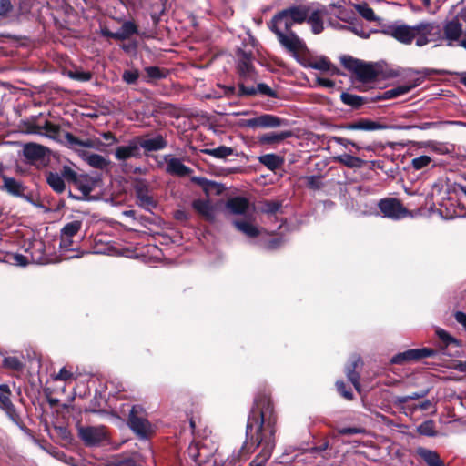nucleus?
Returning <instances> with one entry per match:
<instances>
[{
    "label": "nucleus",
    "instance_id": "nucleus-28",
    "mask_svg": "<svg viewBox=\"0 0 466 466\" xmlns=\"http://www.w3.org/2000/svg\"><path fill=\"white\" fill-rule=\"evenodd\" d=\"M295 24H301L306 21L309 15V7L306 5H296L285 9Z\"/></svg>",
    "mask_w": 466,
    "mask_h": 466
},
{
    "label": "nucleus",
    "instance_id": "nucleus-2",
    "mask_svg": "<svg viewBox=\"0 0 466 466\" xmlns=\"http://www.w3.org/2000/svg\"><path fill=\"white\" fill-rule=\"evenodd\" d=\"M390 35L403 44H410L413 40L416 46H423L430 42L441 39V25L435 22H420L414 25H400L390 28Z\"/></svg>",
    "mask_w": 466,
    "mask_h": 466
},
{
    "label": "nucleus",
    "instance_id": "nucleus-6",
    "mask_svg": "<svg viewBox=\"0 0 466 466\" xmlns=\"http://www.w3.org/2000/svg\"><path fill=\"white\" fill-rule=\"evenodd\" d=\"M378 206L383 217L390 219L399 220L406 218L409 214L407 208L396 198L381 199Z\"/></svg>",
    "mask_w": 466,
    "mask_h": 466
},
{
    "label": "nucleus",
    "instance_id": "nucleus-15",
    "mask_svg": "<svg viewBox=\"0 0 466 466\" xmlns=\"http://www.w3.org/2000/svg\"><path fill=\"white\" fill-rule=\"evenodd\" d=\"M11 391L7 384H0V408L3 409L6 414L15 421L17 414L15 409L10 400Z\"/></svg>",
    "mask_w": 466,
    "mask_h": 466
},
{
    "label": "nucleus",
    "instance_id": "nucleus-46",
    "mask_svg": "<svg viewBox=\"0 0 466 466\" xmlns=\"http://www.w3.org/2000/svg\"><path fill=\"white\" fill-rule=\"evenodd\" d=\"M7 260L9 263L17 266H26L31 262L29 256H24L22 254H10L7 257Z\"/></svg>",
    "mask_w": 466,
    "mask_h": 466
},
{
    "label": "nucleus",
    "instance_id": "nucleus-21",
    "mask_svg": "<svg viewBox=\"0 0 466 466\" xmlns=\"http://www.w3.org/2000/svg\"><path fill=\"white\" fill-rule=\"evenodd\" d=\"M140 154V148L137 142L131 141L126 146L118 147L116 149L115 157L119 161L137 157Z\"/></svg>",
    "mask_w": 466,
    "mask_h": 466
},
{
    "label": "nucleus",
    "instance_id": "nucleus-52",
    "mask_svg": "<svg viewBox=\"0 0 466 466\" xmlns=\"http://www.w3.org/2000/svg\"><path fill=\"white\" fill-rule=\"evenodd\" d=\"M194 180L199 184L203 189L208 194L211 190H217L218 185L203 177H195Z\"/></svg>",
    "mask_w": 466,
    "mask_h": 466
},
{
    "label": "nucleus",
    "instance_id": "nucleus-42",
    "mask_svg": "<svg viewBox=\"0 0 466 466\" xmlns=\"http://www.w3.org/2000/svg\"><path fill=\"white\" fill-rule=\"evenodd\" d=\"M81 226L82 224L78 220L69 222L63 227L61 230V235L66 237H73L80 230Z\"/></svg>",
    "mask_w": 466,
    "mask_h": 466
},
{
    "label": "nucleus",
    "instance_id": "nucleus-39",
    "mask_svg": "<svg viewBox=\"0 0 466 466\" xmlns=\"http://www.w3.org/2000/svg\"><path fill=\"white\" fill-rule=\"evenodd\" d=\"M203 153L212 156L216 158H226L232 155L233 149L228 147L221 146L216 148H207L203 150Z\"/></svg>",
    "mask_w": 466,
    "mask_h": 466
},
{
    "label": "nucleus",
    "instance_id": "nucleus-4",
    "mask_svg": "<svg viewBox=\"0 0 466 466\" xmlns=\"http://www.w3.org/2000/svg\"><path fill=\"white\" fill-rule=\"evenodd\" d=\"M47 184L56 193H62L66 189V183L67 181L76 180V172L69 166H64L60 172L50 171L46 174Z\"/></svg>",
    "mask_w": 466,
    "mask_h": 466
},
{
    "label": "nucleus",
    "instance_id": "nucleus-19",
    "mask_svg": "<svg viewBox=\"0 0 466 466\" xmlns=\"http://www.w3.org/2000/svg\"><path fill=\"white\" fill-rule=\"evenodd\" d=\"M292 137L291 131L270 132L258 137V141L262 146H277L286 138Z\"/></svg>",
    "mask_w": 466,
    "mask_h": 466
},
{
    "label": "nucleus",
    "instance_id": "nucleus-29",
    "mask_svg": "<svg viewBox=\"0 0 466 466\" xmlns=\"http://www.w3.org/2000/svg\"><path fill=\"white\" fill-rule=\"evenodd\" d=\"M227 208L236 215L245 214L248 208V202L244 198H234L228 201Z\"/></svg>",
    "mask_w": 466,
    "mask_h": 466
},
{
    "label": "nucleus",
    "instance_id": "nucleus-22",
    "mask_svg": "<svg viewBox=\"0 0 466 466\" xmlns=\"http://www.w3.org/2000/svg\"><path fill=\"white\" fill-rule=\"evenodd\" d=\"M238 69L240 76L246 80H255V72L251 56L244 53L238 60Z\"/></svg>",
    "mask_w": 466,
    "mask_h": 466
},
{
    "label": "nucleus",
    "instance_id": "nucleus-17",
    "mask_svg": "<svg viewBox=\"0 0 466 466\" xmlns=\"http://www.w3.org/2000/svg\"><path fill=\"white\" fill-rule=\"evenodd\" d=\"M294 21L289 17V14L284 9L278 13L271 20L270 29L273 32L278 31H289L290 27L294 25Z\"/></svg>",
    "mask_w": 466,
    "mask_h": 466
},
{
    "label": "nucleus",
    "instance_id": "nucleus-30",
    "mask_svg": "<svg viewBox=\"0 0 466 466\" xmlns=\"http://www.w3.org/2000/svg\"><path fill=\"white\" fill-rule=\"evenodd\" d=\"M259 162L268 169L274 171L284 163L283 157L276 154H266L258 157Z\"/></svg>",
    "mask_w": 466,
    "mask_h": 466
},
{
    "label": "nucleus",
    "instance_id": "nucleus-62",
    "mask_svg": "<svg viewBox=\"0 0 466 466\" xmlns=\"http://www.w3.org/2000/svg\"><path fill=\"white\" fill-rule=\"evenodd\" d=\"M280 208V204L276 201L268 202L265 204L264 212L268 214H274Z\"/></svg>",
    "mask_w": 466,
    "mask_h": 466
},
{
    "label": "nucleus",
    "instance_id": "nucleus-16",
    "mask_svg": "<svg viewBox=\"0 0 466 466\" xmlns=\"http://www.w3.org/2000/svg\"><path fill=\"white\" fill-rule=\"evenodd\" d=\"M25 251L29 253V258L31 263L44 264L46 262L45 258V244L39 239L33 240L29 247L25 248Z\"/></svg>",
    "mask_w": 466,
    "mask_h": 466
},
{
    "label": "nucleus",
    "instance_id": "nucleus-57",
    "mask_svg": "<svg viewBox=\"0 0 466 466\" xmlns=\"http://www.w3.org/2000/svg\"><path fill=\"white\" fill-rule=\"evenodd\" d=\"M257 93L266 95L269 97H276V92L273 91L268 85L260 83L257 86Z\"/></svg>",
    "mask_w": 466,
    "mask_h": 466
},
{
    "label": "nucleus",
    "instance_id": "nucleus-23",
    "mask_svg": "<svg viewBox=\"0 0 466 466\" xmlns=\"http://www.w3.org/2000/svg\"><path fill=\"white\" fill-rule=\"evenodd\" d=\"M137 33V25L131 21H126L116 32H105L104 35L116 40H125Z\"/></svg>",
    "mask_w": 466,
    "mask_h": 466
},
{
    "label": "nucleus",
    "instance_id": "nucleus-45",
    "mask_svg": "<svg viewBox=\"0 0 466 466\" xmlns=\"http://www.w3.org/2000/svg\"><path fill=\"white\" fill-rule=\"evenodd\" d=\"M357 11L360 15L367 19L368 21H376L377 17L373 12V10L365 3L360 4L356 5Z\"/></svg>",
    "mask_w": 466,
    "mask_h": 466
},
{
    "label": "nucleus",
    "instance_id": "nucleus-61",
    "mask_svg": "<svg viewBox=\"0 0 466 466\" xmlns=\"http://www.w3.org/2000/svg\"><path fill=\"white\" fill-rule=\"evenodd\" d=\"M73 377V373L67 370L65 367L62 368L59 372L56 375L55 380H68Z\"/></svg>",
    "mask_w": 466,
    "mask_h": 466
},
{
    "label": "nucleus",
    "instance_id": "nucleus-8",
    "mask_svg": "<svg viewBox=\"0 0 466 466\" xmlns=\"http://www.w3.org/2000/svg\"><path fill=\"white\" fill-rule=\"evenodd\" d=\"M284 124V120L270 114H263L258 116L244 119L241 125L249 128H276Z\"/></svg>",
    "mask_w": 466,
    "mask_h": 466
},
{
    "label": "nucleus",
    "instance_id": "nucleus-24",
    "mask_svg": "<svg viewBox=\"0 0 466 466\" xmlns=\"http://www.w3.org/2000/svg\"><path fill=\"white\" fill-rule=\"evenodd\" d=\"M166 170L167 173L185 177L190 174L191 169L185 166L182 161L178 158L173 157L167 161Z\"/></svg>",
    "mask_w": 466,
    "mask_h": 466
},
{
    "label": "nucleus",
    "instance_id": "nucleus-53",
    "mask_svg": "<svg viewBox=\"0 0 466 466\" xmlns=\"http://www.w3.org/2000/svg\"><path fill=\"white\" fill-rule=\"evenodd\" d=\"M330 66V62L325 57H321L310 64V67L322 71H329Z\"/></svg>",
    "mask_w": 466,
    "mask_h": 466
},
{
    "label": "nucleus",
    "instance_id": "nucleus-51",
    "mask_svg": "<svg viewBox=\"0 0 466 466\" xmlns=\"http://www.w3.org/2000/svg\"><path fill=\"white\" fill-rule=\"evenodd\" d=\"M71 183L75 184L76 186V187L81 191L83 198H86L91 193V191L93 189L89 184L82 181V179H80L77 175H76V180L71 181Z\"/></svg>",
    "mask_w": 466,
    "mask_h": 466
},
{
    "label": "nucleus",
    "instance_id": "nucleus-14",
    "mask_svg": "<svg viewBox=\"0 0 466 466\" xmlns=\"http://www.w3.org/2000/svg\"><path fill=\"white\" fill-rule=\"evenodd\" d=\"M329 18V10L325 7L319 9H311L309 7V15L307 17L308 23L311 26L314 34H319L323 31V19Z\"/></svg>",
    "mask_w": 466,
    "mask_h": 466
},
{
    "label": "nucleus",
    "instance_id": "nucleus-37",
    "mask_svg": "<svg viewBox=\"0 0 466 466\" xmlns=\"http://www.w3.org/2000/svg\"><path fill=\"white\" fill-rule=\"evenodd\" d=\"M426 392L422 393H413L411 395L407 396H398L395 398V403L399 405L403 410L405 414H409L408 407H412V405H410L409 402L413 400H418L420 398H422Z\"/></svg>",
    "mask_w": 466,
    "mask_h": 466
},
{
    "label": "nucleus",
    "instance_id": "nucleus-40",
    "mask_svg": "<svg viewBox=\"0 0 466 466\" xmlns=\"http://www.w3.org/2000/svg\"><path fill=\"white\" fill-rule=\"evenodd\" d=\"M359 359H356L352 361L351 365L347 367L346 374L349 380L354 385L355 389L360 391V382H359V375L355 372V368L357 366V362Z\"/></svg>",
    "mask_w": 466,
    "mask_h": 466
},
{
    "label": "nucleus",
    "instance_id": "nucleus-32",
    "mask_svg": "<svg viewBox=\"0 0 466 466\" xmlns=\"http://www.w3.org/2000/svg\"><path fill=\"white\" fill-rule=\"evenodd\" d=\"M418 454L429 466H444L438 453L433 451L420 448L418 450Z\"/></svg>",
    "mask_w": 466,
    "mask_h": 466
},
{
    "label": "nucleus",
    "instance_id": "nucleus-3",
    "mask_svg": "<svg viewBox=\"0 0 466 466\" xmlns=\"http://www.w3.org/2000/svg\"><path fill=\"white\" fill-rule=\"evenodd\" d=\"M341 63L356 76V80L361 83H368L375 80L378 76L377 70L372 65L367 64L351 56H343Z\"/></svg>",
    "mask_w": 466,
    "mask_h": 466
},
{
    "label": "nucleus",
    "instance_id": "nucleus-11",
    "mask_svg": "<svg viewBox=\"0 0 466 466\" xmlns=\"http://www.w3.org/2000/svg\"><path fill=\"white\" fill-rule=\"evenodd\" d=\"M279 43L289 51L297 53L305 48L304 42L291 31H278L274 32Z\"/></svg>",
    "mask_w": 466,
    "mask_h": 466
},
{
    "label": "nucleus",
    "instance_id": "nucleus-60",
    "mask_svg": "<svg viewBox=\"0 0 466 466\" xmlns=\"http://www.w3.org/2000/svg\"><path fill=\"white\" fill-rule=\"evenodd\" d=\"M364 432V430L357 427H345L339 430V433L341 435H354Z\"/></svg>",
    "mask_w": 466,
    "mask_h": 466
},
{
    "label": "nucleus",
    "instance_id": "nucleus-20",
    "mask_svg": "<svg viewBox=\"0 0 466 466\" xmlns=\"http://www.w3.org/2000/svg\"><path fill=\"white\" fill-rule=\"evenodd\" d=\"M64 141L67 144L68 147L72 148H76V147H82L86 148H99L102 143L98 140L93 139H86L80 140L73 136L71 133L66 132L63 135Z\"/></svg>",
    "mask_w": 466,
    "mask_h": 466
},
{
    "label": "nucleus",
    "instance_id": "nucleus-49",
    "mask_svg": "<svg viewBox=\"0 0 466 466\" xmlns=\"http://www.w3.org/2000/svg\"><path fill=\"white\" fill-rule=\"evenodd\" d=\"M3 365L5 368L19 370L23 368L22 361L16 357H6L3 360Z\"/></svg>",
    "mask_w": 466,
    "mask_h": 466
},
{
    "label": "nucleus",
    "instance_id": "nucleus-56",
    "mask_svg": "<svg viewBox=\"0 0 466 466\" xmlns=\"http://www.w3.org/2000/svg\"><path fill=\"white\" fill-rule=\"evenodd\" d=\"M139 76L137 70H127L123 73V79L127 84H135Z\"/></svg>",
    "mask_w": 466,
    "mask_h": 466
},
{
    "label": "nucleus",
    "instance_id": "nucleus-33",
    "mask_svg": "<svg viewBox=\"0 0 466 466\" xmlns=\"http://www.w3.org/2000/svg\"><path fill=\"white\" fill-rule=\"evenodd\" d=\"M245 450L246 446H243L239 451L233 452L221 466H240L241 462L248 459V452Z\"/></svg>",
    "mask_w": 466,
    "mask_h": 466
},
{
    "label": "nucleus",
    "instance_id": "nucleus-55",
    "mask_svg": "<svg viewBox=\"0 0 466 466\" xmlns=\"http://www.w3.org/2000/svg\"><path fill=\"white\" fill-rule=\"evenodd\" d=\"M145 70L149 79H161L165 76L164 73L157 66H148Z\"/></svg>",
    "mask_w": 466,
    "mask_h": 466
},
{
    "label": "nucleus",
    "instance_id": "nucleus-25",
    "mask_svg": "<svg viewBox=\"0 0 466 466\" xmlns=\"http://www.w3.org/2000/svg\"><path fill=\"white\" fill-rule=\"evenodd\" d=\"M344 128L348 130L373 131L383 129L384 127L370 119H360L357 122L348 124L347 126L344 127Z\"/></svg>",
    "mask_w": 466,
    "mask_h": 466
},
{
    "label": "nucleus",
    "instance_id": "nucleus-5",
    "mask_svg": "<svg viewBox=\"0 0 466 466\" xmlns=\"http://www.w3.org/2000/svg\"><path fill=\"white\" fill-rule=\"evenodd\" d=\"M78 436L86 446H97L106 441L107 432L104 426H82Z\"/></svg>",
    "mask_w": 466,
    "mask_h": 466
},
{
    "label": "nucleus",
    "instance_id": "nucleus-63",
    "mask_svg": "<svg viewBox=\"0 0 466 466\" xmlns=\"http://www.w3.org/2000/svg\"><path fill=\"white\" fill-rule=\"evenodd\" d=\"M72 237H66L61 235V241H60V249L62 251H68L70 250V247L72 246Z\"/></svg>",
    "mask_w": 466,
    "mask_h": 466
},
{
    "label": "nucleus",
    "instance_id": "nucleus-31",
    "mask_svg": "<svg viewBox=\"0 0 466 466\" xmlns=\"http://www.w3.org/2000/svg\"><path fill=\"white\" fill-rule=\"evenodd\" d=\"M193 208L207 219H213L214 208L208 200H195L193 202Z\"/></svg>",
    "mask_w": 466,
    "mask_h": 466
},
{
    "label": "nucleus",
    "instance_id": "nucleus-50",
    "mask_svg": "<svg viewBox=\"0 0 466 466\" xmlns=\"http://www.w3.org/2000/svg\"><path fill=\"white\" fill-rule=\"evenodd\" d=\"M431 162V158L428 156H420L412 159V167L416 170H420L426 167Z\"/></svg>",
    "mask_w": 466,
    "mask_h": 466
},
{
    "label": "nucleus",
    "instance_id": "nucleus-48",
    "mask_svg": "<svg viewBox=\"0 0 466 466\" xmlns=\"http://www.w3.org/2000/svg\"><path fill=\"white\" fill-rule=\"evenodd\" d=\"M67 76L74 80L80 82H86L91 79V74L89 72L82 70L68 71Z\"/></svg>",
    "mask_w": 466,
    "mask_h": 466
},
{
    "label": "nucleus",
    "instance_id": "nucleus-58",
    "mask_svg": "<svg viewBox=\"0 0 466 466\" xmlns=\"http://www.w3.org/2000/svg\"><path fill=\"white\" fill-rule=\"evenodd\" d=\"M336 387L338 391L340 393L341 396H343L347 400H352L353 394L351 391L347 390L345 388V383L341 380H338L336 382Z\"/></svg>",
    "mask_w": 466,
    "mask_h": 466
},
{
    "label": "nucleus",
    "instance_id": "nucleus-36",
    "mask_svg": "<svg viewBox=\"0 0 466 466\" xmlns=\"http://www.w3.org/2000/svg\"><path fill=\"white\" fill-rule=\"evenodd\" d=\"M336 160L350 168H360L365 163L360 157L351 156L350 154H343V155L338 156L336 157Z\"/></svg>",
    "mask_w": 466,
    "mask_h": 466
},
{
    "label": "nucleus",
    "instance_id": "nucleus-1",
    "mask_svg": "<svg viewBox=\"0 0 466 466\" xmlns=\"http://www.w3.org/2000/svg\"><path fill=\"white\" fill-rule=\"evenodd\" d=\"M276 417L270 399L262 395L255 400V406L248 419L247 443L254 448L261 447L259 454L249 466H265L275 447Z\"/></svg>",
    "mask_w": 466,
    "mask_h": 466
},
{
    "label": "nucleus",
    "instance_id": "nucleus-18",
    "mask_svg": "<svg viewBox=\"0 0 466 466\" xmlns=\"http://www.w3.org/2000/svg\"><path fill=\"white\" fill-rule=\"evenodd\" d=\"M128 423L132 431L138 435L145 436L149 431V422L147 420L136 415L135 407H133L130 411Z\"/></svg>",
    "mask_w": 466,
    "mask_h": 466
},
{
    "label": "nucleus",
    "instance_id": "nucleus-59",
    "mask_svg": "<svg viewBox=\"0 0 466 466\" xmlns=\"http://www.w3.org/2000/svg\"><path fill=\"white\" fill-rule=\"evenodd\" d=\"M431 406V402L429 400H423L420 404L412 405L408 407L409 414H412L416 410H427Z\"/></svg>",
    "mask_w": 466,
    "mask_h": 466
},
{
    "label": "nucleus",
    "instance_id": "nucleus-35",
    "mask_svg": "<svg viewBox=\"0 0 466 466\" xmlns=\"http://www.w3.org/2000/svg\"><path fill=\"white\" fill-rule=\"evenodd\" d=\"M83 157L86 162L95 168H105L108 165V161L102 156L95 153L87 154L83 153Z\"/></svg>",
    "mask_w": 466,
    "mask_h": 466
},
{
    "label": "nucleus",
    "instance_id": "nucleus-27",
    "mask_svg": "<svg viewBox=\"0 0 466 466\" xmlns=\"http://www.w3.org/2000/svg\"><path fill=\"white\" fill-rule=\"evenodd\" d=\"M46 147L35 144L28 143L24 146V156L30 160H38L45 157Z\"/></svg>",
    "mask_w": 466,
    "mask_h": 466
},
{
    "label": "nucleus",
    "instance_id": "nucleus-64",
    "mask_svg": "<svg viewBox=\"0 0 466 466\" xmlns=\"http://www.w3.org/2000/svg\"><path fill=\"white\" fill-rule=\"evenodd\" d=\"M308 187L310 188H318L319 187V177L316 176H309L305 177Z\"/></svg>",
    "mask_w": 466,
    "mask_h": 466
},
{
    "label": "nucleus",
    "instance_id": "nucleus-41",
    "mask_svg": "<svg viewBox=\"0 0 466 466\" xmlns=\"http://www.w3.org/2000/svg\"><path fill=\"white\" fill-rule=\"evenodd\" d=\"M417 431L425 436L433 437L437 435L435 431L434 421L431 420H426L418 426Z\"/></svg>",
    "mask_w": 466,
    "mask_h": 466
},
{
    "label": "nucleus",
    "instance_id": "nucleus-34",
    "mask_svg": "<svg viewBox=\"0 0 466 466\" xmlns=\"http://www.w3.org/2000/svg\"><path fill=\"white\" fill-rule=\"evenodd\" d=\"M140 147L148 151H155L164 148L166 142L161 136H157L152 138L144 139L140 143Z\"/></svg>",
    "mask_w": 466,
    "mask_h": 466
},
{
    "label": "nucleus",
    "instance_id": "nucleus-47",
    "mask_svg": "<svg viewBox=\"0 0 466 466\" xmlns=\"http://www.w3.org/2000/svg\"><path fill=\"white\" fill-rule=\"evenodd\" d=\"M436 335L446 347L451 344L459 346L458 340L451 337L447 331H445L442 329H438L436 330Z\"/></svg>",
    "mask_w": 466,
    "mask_h": 466
},
{
    "label": "nucleus",
    "instance_id": "nucleus-26",
    "mask_svg": "<svg viewBox=\"0 0 466 466\" xmlns=\"http://www.w3.org/2000/svg\"><path fill=\"white\" fill-rule=\"evenodd\" d=\"M234 226L237 228L238 231H240L248 238H256L260 233V229L249 220H235Z\"/></svg>",
    "mask_w": 466,
    "mask_h": 466
},
{
    "label": "nucleus",
    "instance_id": "nucleus-7",
    "mask_svg": "<svg viewBox=\"0 0 466 466\" xmlns=\"http://www.w3.org/2000/svg\"><path fill=\"white\" fill-rule=\"evenodd\" d=\"M355 18V15L352 11L347 10L341 6L339 7H330V11L329 10V25L335 29H347L352 30L355 34H358V31L355 28H351L350 26L341 25L338 20L351 23Z\"/></svg>",
    "mask_w": 466,
    "mask_h": 466
},
{
    "label": "nucleus",
    "instance_id": "nucleus-43",
    "mask_svg": "<svg viewBox=\"0 0 466 466\" xmlns=\"http://www.w3.org/2000/svg\"><path fill=\"white\" fill-rule=\"evenodd\" d=\"M340 98L344 104L353 107H358L363 104L362 97L350 93H342Z\"/></svg>",
    "mask_w": 466,
    "mask_h": 466
},
{
    "label": "nucleus",
    "instance_id": "nucleus-9",
    "mask_svg": "<svg viewBox=\"0 0 466 466\" xmlns=\"http://www.w3.org/2000/svg\"><path fill=\"white\" fill-rule=\"evenodd\" d=\"M435 350L430 348L412 349L400 352L392 357L390 362L393 364H405L413 360L431 357Z\"/></svg>",
    "mask_w": 466,
    "mask_h": 466
},
{
    "label": "nucleus",
    "instance_id": "nucleus-12",
    "mask_svg": "<svg viewBox=\"0 0 466 466\" xmlns=\"http://www.w3.org/2000/svg\"><path fill=\"white\" fill-rule=\"evenodd\" d=\"M135 192L138 205L144 209L151 211L156 207V201L146 182L137 181L135 185Z\"/></svg>",
    "mask_w": 466,
    "mask_h": 466
},
{
    "label": "nucleus",
    "instance_id": "nucleus-44",
    "mask_svg": "<svg viewBox=\"0 0 466 466\" xmlns=\"http://www.w3.org/2000/svg\"><path fill=\"white\" fill-rule=\"evenodd\" d=\"M38 127L45 130L46 136L51 138L56 139L60 136L59 127L49 121H46L43 126H38Z\"/></svg>",
    "mask_w": 466,
    "mask_h": 466
},
{
    "label": "nucleus",
    "instance_id": "nucleus-38",
    "mask_svg": "<svg viewBox=\"0 0 466 466\" xmlns=\"http://www.w3.org/2000/svg\"><path fill=\"white\" fill-rule=\"evenodd\" d=\"M4 188L14 196H20L23 194V186L17 180L12 177H4Z\"/></svg>",
    "mask_w": 466,
    "mask_h": 466
},
{
    "label": "nucleus",
    "instance_id": "nucleus-13",
    "mask_svg": "<svg viewBox=\"0 0 466 466\" xmlns=\"http://www.w3.org/2000/svg\"><path fill=\"white\" fill-rule=\"evenodd\" d=\"M462 35V25L458 21L452 20L447 22L443 26V35L441 34V39L436 42H442L445 40L447 46H453L454 42L458 41Z\"/></svg>",
    "mask_w": 466,
    "mask_h": 466
},
{
    "label": "nucleus",
    "instance_id": "nucleus-54",
    "mask_svg": "<svg viewBox=\"0 0 466 466\" xmlns=\"http://www.w3.org/2000/svg\"><path fill=\"white\" fill-rule=\"evenodd\" d=\"M256 94H257V87H255L253 86H246L244 85V83L238 84V96H254Z\"/></svg>",
    "mask_w": 466,
    "mask_h": 466
},
{
    "label": "nucleus",
    "instance_id": "nucleus-10",
    "mask_svg": "<svg viewBox=\"0 0 466 466\" xmlns=\"http://www.w3.org/2000/svg\"><path fill=\"white\" fill-rule=\"evenodd\" d=\"M423 81V77L417 76L411 80H410L408 83L400 85L398 86L392 87L390 89H388L381 93L378 96V99L381 100H387V99H392L396 98L398 96H403L407 93H409L410 90L415 88L416 86H420Z\"/></svg>",
    "mask_w": 466,
    "mask_h": 466
}]
</instances>
